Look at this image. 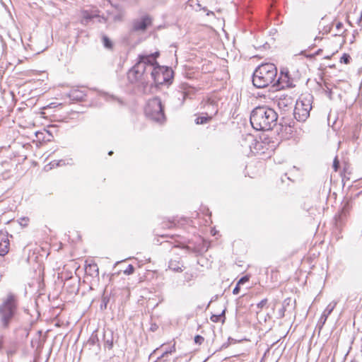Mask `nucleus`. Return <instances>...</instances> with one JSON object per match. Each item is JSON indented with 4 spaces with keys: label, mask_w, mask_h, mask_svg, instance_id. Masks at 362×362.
<instances>
[{
    "label": "nucleus",
    "mask_w": 362,
    "mask_h": 362,
    "mask_svg": "<svg viewBox=\"0 0 362 362\" xmlns=\"http://www.w3.org/2000/svg\"><path fill=\"white\" fill-rule=\"evenodd\" d=\"M159 52H156L150 54H141L136 64L129 71L127 77L130 83H139L143 86L144 94L151 93L154 88L152 84H148L151 79V71H153V65L157 64L156 59Z\"/></svg>",
    "instance_id": "f257e3e1"
},
{
    "label": "nucleus",
    "mask_w": 362,
    "mask_h": 362,
    "mask_svg": "<svg viewBox=\"0 0 362 362\" xmlns=\"http://www.w3.org/2000/svg\"><path fill=\"white\" fill-rule=\"evenodd\" d=\"M277 118V113L272 108L258 106L251 112L250 123L256 130L267 131L276 125Z\"/></svg>",
    "instance_id": "f03ea898"
},
{
    "label": "nucleus",
    "mask_w": 362,
    "mask_h": 362,
    "mask_svg": "<svg viewBox=\"0 0 362 362\" xmlns=\"http://www.w3.org/2000/svg\"><path fill=\"white\" fill-rule=\"evenodd\" d=\"M18 310V298L13 293H8L0 303V327L9 328Z\"/></svg>",
    "instance_id": "7ed1b4c3"
},
{
    "label": "nucleus",
    "mask_w": 362,
    "mask_h": 362,
    "mask_svg": "<svg viewBox=\"0 0 362 362\" xmlns=\"http://www.w3.org/2000/svg\"><path fill=\"white\" fill-rule=\"evenodd\" d=\"M276 76L277 69L274 64H262L255 70L252 83L257 88H264L274 82Z\"/></svg>",
    "instance_id": "20e7f679"
},
{
    "label": "nucleus",
    "mask_w": 362,
    "mask_h": 362,
    "mask_svg": "<svg viewBox=\"0 0 362 362\" xmlns=\"http://www.w3.org/2000/svg\"><path fill=\"white\" fill-rule=\"evenodd\" d=\"M144 112L146 116L154 122L162 123L165 119L161 100L158 97L148 101Z\"/></svg>",
    "instance_id": "39448f33"
},
{
    "label": "nucleus",
    "mask_w": 362,
    "mask_h": 362,
    "mask_svg": "<svg viewBox=\"0 0 362 362\" xmlns=\"http://www.w3.org/2000/svg\"><path fill=\"white\" fill-rule=\"evenodd\" d=\"M173 71L171 69L160 66L158 64L153 65L151 79L157 85L170 84L172 82Z\"/></svg>",
    "instance_id": "423d86ee"
},
{
    "label": "nucleus",
    "mask_w": 362,
    "mask_h": 362,
    "mask_svg": "<svg viewBox=\"0 0 362 362\" xmlns=\"http://www.w3.org/2000/svg\"><path fill=\"white\" fill-rule=\"evenodd\" d=\"M311 109L312 105L309 100H297L293 110L295 119L299 122L305 121L310 116Z\"/></svg>",
    "instance_id": "0eeeda50"
},
{
    "label": "nucleus",
    "mask_w": 362,
    "mask_h": 362,
    "mask_svg": "<svg viewBox=\"0 0 362 362\" xmlns=\"http://www.w3.org/2000/svg\"><path fill=\"white\" fill-rule=\"evenodd\" d=\"M152 25V18L149 15H144L140 18L133 20L132 31L144 33Z\"/></svg>",
    "instance_id": "6e6552de"
},
{
    "label": "nucleus",
    "mask_w": 362,
    "mask_h": 362,
    "mask_svg": "<svg viewBox=\"0 0 362 362\" xmlns=\"http://www.w3.org/2000/svg\"><path fill=\"white\" fill-rule=\"evenodd\" d=\"M200 107L206 115L214 117L218 111V100L216 97H209L202 101Z\"/></svg>",
    "instance_id": "1a4fd4ad"
},
{
    "label": "nucleus",
    "mask_w": 362,
    "mask_h": 362,
    "mask_svg": "<svg viewBox=\"0 0 362 362\" xmlns=\"http://www.w3.org/2000/svg\"><path fill=\"white\" fill-rule=\"evenodd\" d=\"M275 85L280 89L296 86L294 78L290 76L289 71L286 69L281 71L280 76Z\"/></svg>",
    "instance_id": "9d476101"
},
{
    "label": "nucleus",
    "mask_w": 362,
    "mask_h": 362,
    "mask_svg": "<svg viewBox=\"0 0 362 362\" xmlns=\"http://www.w3.org/2000/svg\"><path fill=\"white\" fill-rule=\"evenodd\" d=\"M9 247L10 242L8 233L0 230V256H4L8 253Z\"/></svg>",
    "instance_id": "9b49d317"
},
{
    "label": "nucleus",
    "mask_w": 362,
    "mask_h": 362,
    "mask_svg": "<svg viewBox=\"0 0 362 362\" xmlns=\"http://www.w3.org/2000/svg\"><path fill=\"white\" fill-rule=\"evenodd\" d=\"M280 357L279 351H273L272 352V348L268 349L264 353L260 362H278Z\"/></svg>",
    "instance_id": "f8f14e48"
},
{
    "label": "nucleus",
    "mask_w": 362,
    "mask_h": 362,
    "mask_svg": "<svg viewBox=\"0 0 362 362\" xmlns=\"http://www.w3.org/2000/svg\"><path fill=\"white\" fill-rule=\"evenodd\" d=\"M293 100L290 96H285V98H281L278 101V106L283 109L285 112L291 110L293 107Z\"/></svg>",
    "instance_id": "ddd939ff"
},
{
    "label": "nucleus",
    "mask_w": 362,
    "mask_h": 362,
    "mask_svg": "<svg viewBox=\"0 0 362 362\" xmlns=\"http://www.w3.org/2000/svg\"><path fill=\"white\" fill-rule=\"evenodd\" d=\"M81 23L83 25H86L87 23L90 20L93 19L95 17L98 16L97 10H93V11L92 10L91 11L83 10V11H81Z\"/></svg>",
    "instance_id": "4468645a"
},
{
    "label": "nucleus",
    "mask_w": 362,
    "mask_h": 362,
    "mask_svg": "<svg viewBox=\"0 0 362 362\" xmlns=\"http://www.w3.org/2000/svg\"><path fill=\"white\" fill-rule=\"evenodd\" d=\"M336 304L337 303L335 302L330 303L323 311L319 320V324H320L321 327L324 325V324L325 323L328 316L332 313V312L334 309Z\"/></svg>",
    "instance_id": "2eb2a0df"
},
{
    "label": "nucleus",
    "mask_w": 362,
    "mask_h": 362,
    "mask_svg": "<svg viewBox=\"0 0 362 362\" xmlns=\"http://www.w3.org/2000/svg\"><path fill=\"white\" fill-rule=\"evenodd\" d=\"M85 271L86 274L93 277L98 276L99 268L95 263H90L86 265Z\"/></svg>",
    "instance_id": "dca6fc26"
},
{
    "label": "nucleus",
    "mask_w": 362,
    "mask_h": 362,
    "mask_svg": "<svg viewBox=\"0 0 362 362\" xmlns=\"http://www.w3.org/2000/svg\"><path fill=\"white\" fill-rule=\"evenodd\" d=\"M168 268L175 272H182L184 266L177 259H170L168 262Z\"/></svg>",
    "instance_id": "f3484780"
},
{
    "label": "nucleus",
    "mask_w": 362,
    "mask_h": 362,
    "mask_svg": "<svg viewBox=\"0 0 362 362\" xmlns=\"http://www.w3.org/2000/svg\"><path fill=\"white\" fill-rule=\"evenodd\" d=\"M175 351V344L173 346L168 350L165 351L163 354L158 357L156 361L153 362H170L168 357V355Z\"/></svg>",
    "instance_id": "a211bd4d"
},
{
    "label": "nucleus",
    "mask_w": 362,
    "mask_h": 362,
    "mask_svg": "<svg viewBox=\"0 0 362 362\" xmlns=\"http://www.w3.org/2000/svg\"><path fill=\"white\" fill-rule=\"evenodd\" d=\"M175 351V344L173 346L168 350L165 351L163 354L158 357L156 361L153 362H170L168 357V355Z\"/></svg>",
    "instance_id": "6ab92c4d"
},
{
    "label": "nucleus",
    "mask_w": 362,
    "mask_h": 362,
    "mask_svg": "<svg viewBox=\"0 0 362 362\" xmlns=\"http://www.w3.org/2000/svg\"><path fill=\"white\" fill-rule=\"evenodd\" d=\"M69 96L73 100H81L85 97V94L78 89H74L70 91Z\"/></svg>",
    "instance_id": "aec40b11"
},
{
    "label": "nucleus",
    "mask_w": 362,
    "mask_h": 362,
    "mask_svg": "<svg viewBox=\"0 0 362 362\" xmlns=\"http://www.w3.org/2000/svg\"><path fill=\"white\" fill-rule=\"evenodd\" d=\"M226 308H224V309L222 310L221 313L219 315H212L210 317L211 320L214 322H218L219 321H221L223 323L225 322V313H226Z\"/></svg>",
    "instance_id": "412c9836"
},
{
    "label": "nucleus",
    "mask_w": 362,
    "mask_h": 362,
    "mask_svg": "<svg viewBox=\"0 0 362 362\" xmlns=\"http://www.w3.org/2000/svg\"><path fill=\"white\" fill-rule=\"evenodd\" d=\"M212 118L213 117L211 115L199 116L197 117L195 122L197 124H204L209 122Z\"/></svg>",
    "instance_id": "4be33fe9"
},
{
    "label": "nucleus",
    "mask_w": 362,
    "mask_h": 362,
    "mask_svg": "<svg viewBox=\"0 0 362 362\" xmlns=\"http://www.w3.org/2000/svg\"><path fill=\"white\" fill-rule=\"evenodd\" d=\"M102 40H103V45L105 48L109 49H111L112 48L113 44H112V41L110 40V39L107 36L103 35Z\"/></svg>",
    "instance_id": "5701e85b"
},
{
    "label": "nucleus",
    "mask_w": 362,
    "mask_h": 362,
    "mask_svg": "<svg viewBox=\"0 0 362 362\" xmlns=\"http://www.w3.org/2000/svg\"><path fill=\"white\" fill-rule=\"evenodd\" d=\"M343 23H341V22H338L336 24V29L337 30V33H336L337 35H341L344 33V30H342L343 29Z\"/></svg>",
    "instance_id": "b1692460"
},
{
    "label": "nucleus",
    "mask_w": 362,
    "mask_h": 362,
    "mask_svg": "<svg viewBox=\"0 0 362 362\" xmlns=\"http://www.w3.org/2000/svg\"><path fill=\"white\" fill-rule=\"evenodd\" d=\"M350 59H351L350 55L344 53L340 59V62L347 64L350 62Z\"/></svg>",
    "instance_id": "393cba45"
},
{
    "label": "nucleus",
    "mask_w": 362,
    "mask_h": 362,
    "mask_svg": "<svg viewBox=\"0 0 362 362\" xmlns=\"http://www.w3.org/2000/svg\"><path fill=\"white\" fill-rule=\"evenodd\" d=\"M194 274L192 272H187L184 274L185 281L189 282L194 279Z\"/></svg>",
    "instance_id": "a878e982"
},
{
    "label": "nucleus",
    "mask_w": 362,
    "mask_h": 362,
    "mask_svg": "<svg viewBox=\"0 0 362 362\" xmlns=\"http://www.w3.org/2000/svg\"><path fill=\"white\" fill-rule=\"evenodd\" d=\"M134 272V268L133 267V265L132 264H129L127 267V269H125L124 270V274H127V275H130L132 274H133Z\"/></svg>",
    "instance_id": "bb28decb"
},
{
    "label": "nucleus",
    "mask_w": 362,
    "mask_h": 362,
    "mask_svg": "<svg viewBox=\"0 0 362 362\" xmlns=\"http://www.w3.org/2000/svg\"><path fill=\"white\" fill-rule=\"evenodd\" d=\"M334 170L337 172L339 168V161L338 160L337 157H335L333 161V165H332Z\"/></svg>",
    "instance_id": "cd10ccee"
},
{
    "label": "nucleus",
    "mask_w": 362,
    "mask_h": 362,
    "mask_svg": "<svg viewBox=\"0 0 362 362\" xmlns=\"http://www.w3.org/2000/svg\"><path fill=\"white\" fill-rule=\"evenodd\" d=\"M204 340V337L200 336V335H197L194 337V341H195L196 344H202Z\"/></svg>",
    "instance_id": "c85d7f7f"
},
{
    "label": "nucleus",
    "mask_w": 362,
    "mask_h": 362,
    "mask_svg": "<svg viewBox=\"0 0 362 362\" xmlns=\"http://www.w3.org/2000/svg\"><path fill=\"white\" fill-rule=\"evenodd\" d=\"M245 140L249 141V142H250V143H252V144L255 141V137L252 134L246 135Z\"/></svg>",
    "instance_id": "c756f323"
},
{
    "label": "nucleus",
    "mask_w": 362,
    "mask_h": 362,
    "mask_svg": "<svg viewBox=\"0 0 362 362\" xmlns=\"http://www.w3.org/2000/svg\"><path fill=\"white\" fill-rule=\"evenodd\" d=\"M267 303V299L264 298L258 304L257 308L262 309Z\"/></svg>",
    "instance_id": "7c9ffc66"
},
{
    "label": "nucleus",
    "mask_w": 362,
    "mask_h": 362,
    "mask_svg": "<svg viewBox=\"0 0 362 362\" xmlns=\"http://www.w3.org/2000/svg\"><path fill=\"white\" fill-rule=\"evenodd\" d=\"M123 18V13H119V14H117L114 16L113 19L115 21H120L122 20Z\"/></svg>",
    "instance_id": "2f4dec72"
},
{
    "label": "nucleus",
    "mask_w": 362,
    "mask_h": 362,
    "mask_svg": "<svg viewBox=\"0 0 362 362\" xmlns=\"http://www.w3.org/2000/svg\"><path fill=\"white\" fill-rule=\"evenodd\" d=\"M197 6L200 8V10H203L206 12V16L214 15V12L211 11H208L205 7L201 8V6L199 4L197 3Z\"/></svg>",
    "instance_id": "473e14b6"
},
{
    "label": "nucleus",
    "mask_w": 362,
    "mask_h": 362,
    "mask_svg": "<svg viewBox=\"0 0 362 362\" xmlns=\"http://www.w3.org/2000/svg\"><path fill=\"white\" fill-rule=\"evenodd\" d=\"M248 280H249L248 277H247V276H243V277H242V278H240V279H239V281H238V284L239 285H240V284H245L246 281H247Z\"/></svg>",
    "instance_id": "72a5a7b5"
},
{
    "label": "nucleus",
    "mask_w": 362,
    "mask_h": 362,
    "mask_svg": "<svg viewBox=\"0 0 362 362\" xmlns=\"http://www.w3.org/2000/svg\"><path fill=\"white\" fill-rule=\"evenodd\" d=\"M239 284H237V285L235 286V287L233 288V293L234 295H237L239 293V291H240V287H239Z\"/></svg>",
    "instance_id": "f704fd0d"
},
{
    "label": "nucleus",
    "mask_w": 362,
    "mask_h": 362,
    "mask_svg": "<svg viewBox=\"0 0 362 362\" xmlns=\"http://www.w3.org/2000/svg\"><path fill=\"white\" fill-rule=\"evenodd\" d=\"M285 310H286V308H285L284 305H283L281 309H280L279 311V317H283L284 316Z\"/></svg>",
    "instance_id": "c9c22d12"
},
{
    "label": "nucleus",
    "mask_w": 362,
    "mask_h": 362,
    "mask_svg": "<svg viewBox=\"0 0 362 362\" xmlns=\"http://www.w3.org/2000/svg\"><path fill=\"white\" fill-rule=\"evenodd\" d=\"M291 298H286V299L284 300V305H284V307L286 308V305H289V303H291Z\"/></svg>",
    "instance_id": "e433bc0d"
},
{
    "label": "nucleus",
    "mask_w": 362,
    "mask_h": 362,
    "mask_svg": "<svg viewBox=\"0 0 362 362\" xmlns=\"http://www.w3.org/2000/svg\"><path fill=\"white\" fill-rule=\"evenodd\" d=\"M191 90H188L187 91H185L184 92V98H185L186 96H188V95H189Z\"/></svg>",
    "instance_id": "4c0bfd02"
},
{
    "label": "nucleus",
    "mask_w": 362,
    "mask_h": 362,
    "mask_svg": "<svg viewBox=\"0 0 362 362\" xmlns=\"http://www.w3.org/2000/svg\"><path fill=\"white\" fill-rule=\"evenodd\" d=\"M2 345H3V337L1 336L0 337V351L1 350Z\"/></svg>",
    "instance_id": "58836bf2"
},
{
    "label": "nucleus",
    "mask_w": 362,
    "mask_h": 362,
    "mask_svg": "<svg viewBox=\"0 0 362 362\" xmlns=\"http://www.w3.org/2000/svg\"><path fill=\"white\" fill-rule=\"evenodd\" d=\"M158 349H155L151 354V355L149 356V359H151L153 356V355L156 352V351L158 350Z\"/></svg>",
    "instance_id": "ea45409f"
},
{
    "label": "nucleus",
    "mask_w": 362,
    "mask_h": 362,
    "mask_svg": "<svg viewBox=\"0 0 362 362\" xmlns=\"http://www.w3.org/2000/svg\"><path fill=\"white\" fill-rule=\"evenodd\" d=\"M107 343L109 344V348L111 349L112 346V342L110 343V341H107Z\"/></svg>",
    "instance_id": "a19ab883"
},
{
    "label": "nucleus",
    "mask_w": 362,
    "mask_h": 362,
    "mask_svg": "<svg viewBox=\"0 0 362 362\" xmlns=\"http://www.w3.org/2000/svg\"><path fill=\"white\" fill-rule=\"evenodd\" d=\"M113 154V151H110L109 153H108V155L111 156Z\"/></svg>",
    "instance_id": "79ce46f5"
},
{
    "label": "nucleus",
    "mask_w": 362,
    "mask_h": 362,
    "mask_svg": "<svg viewBox=\"0 0 362 362\" xmlns=\"http://www.w3.org/2000/svg\"><path fill=\"white\" fill-rule=\"evenodd\" d=\"M110 2L112 5H113V0H110Z\"/></svg>",
    "instance_id": "37998d69"
},
{
    "label": "nucleus",
    "mask_w": 362,
    "mask_h": 362,
    "mask_svg": "<svg viewBox=\"0 0 362 362\" xmlns=\"http://www.w3.org/2000/svg\"><path fill=\"white\" fill-rule=\"evenodd\" d=\"M105 308H106V303H103Z\"/></svg>",
    "instance_id": "c03bdc74"
},
{
    "label": "nucleus",
    "mask_w": 362,
    "mask_h": 362,
    "mask_svg": "<svg viewBox=\"0 0 362 362\" xmlns=\"http://www.w3.org/2000/svg\"><path fill=\"white\" fill-rule=\"evenodd\" d=\"M105 308H106V303H103Z\"/></svg>",
    "instance_id": "a18cd8bd"
}]
</instances>
